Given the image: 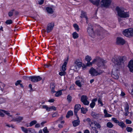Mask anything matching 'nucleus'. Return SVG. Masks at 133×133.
Returning a JSON list of instances; mask_svg holds the SVG:
<instances>
[{
  "instance_id": "f257e3e1",
  "label": "nucleus",
  "mask_w": 133,
  "mask_h": 133,
  "mask_svg": "<svg viewBox=\"0 0 133 133\" xmlns=\"http://www.w3.org/2000/svg\"><path fill=\"white\" fill-rule=\"evenodd\" d=\"M116 10L117 12L118 16L121 17L126 18L129 17V14L128 13L124 12L122 9L118 7H116Z\"/></svg>"
},
{
  "instance_id": "f03ea898",
  "label": "nucleus",
  "mask_w": 133,
  "mask_h": 133,
  "mask_svg": "<svg viewBox=\"0 0 133 133\" xmlns=\"http://www.w3.org/2000/svg\"><path fill=\"white\" fill-rule=\"evenodd\" d=\"M124 57H119L117 58H112V61L115 64L119 66L124 65Z\"/></svg>"
},
{
  "instance_id": "7ed1b4c3",
  "label": "nucleus",
  "mask_w": 133,
  "mask_h": 133,
  "mask_svg": "<svg viewBox=\"0 0 133 133\" xmlns=\"http://www.w3.org/2000/svg\"><path fill=\"white\" fill-rule=\"evenodd\" d=\"M87 32L89 36L91 37H93L94 36V32L92 28V24L89 23L88 24V26L87 28Z\"/></svg>"
},
{
  "instance_id": "20e7f679",
  "label": "nucleus",
  "mask_w": 133,
  "mask_h": 133,
  "mask_svg": "<svg viewBox=\"0 0 133 133\" xmlns=\"http://www.w3.org/2000/svg\"><path fill=\"white\" fill-rule=\"evenodd\" d=\"M123 33L124 35L126 37L131 36L133 34V29L129 28L125 29L123 31Z\"/></svg>"
},
{
  "instance_id": "39448f33",
  "label": "nucleus",
  "mask_w": 133,
  "mask_h": 133,
  "mask_svg": "<svg viewBox=\"0 0 133 133\" xmlns=\"http://www.w3.org/2000/svg\"><path fill=\"white\" fill-rule=\"evenodd\" d=\"M111 1V0H102L100 3L102 6L107 8L110 5Z\"/></svg>"
},
{
  "instance_id": "423d86ee",
  "label": "nucleus",
  "mask_w": 133,
  "mask_h": 133,
  "mask_svg": "<svg viewBox=\"0 0 133 133\" xmlns=\"http://www.w3.org/2000/svg\"><path fill=\"white\" fill-rule=\"evenodd\" d=\"M42 78L40 76H30V80L33 82H36L42 80Z\"/></svg>"
},
{
  "instance_id": "0eeeda50",
  "label": "nucleus",
  "mask_w": 133,
  "mask_h": 133,
  "mask_svg": "<svg viewBox=\"0 0 133 133\" xmlns=\"http://www.w3.org/2000/svg\"><path fill=\"white\" fill-rule=\"evenodd\" d=\"M88 98L86 95H82L81 97V101L85 105H88L89 102L88 100Z\"/></svg>"
},
{
  "instance_id": "6e6552de",
  "label": "nucleus",
  "mask_w": 133,
  "mask_h": 133,
  "mask_svg": "<svg viewBox=\"0 0 133 133\" xmlns=\"http://www.w3.org/2000/svg\"><path fill=\"white\" fill-rule=\"evenodd\" d=\"M21 128L24 133H33L35 131V130L32 128H26L23 127H22Z\"/></svg>"
},
{
  "instance_id": "1a4fd4ad",
  "label": "nucleus",
  "mask_w": 133,
  "mask_h": 133,
  "mask_svg": "<svg viewBox=\"0 0 133 133\" xmlns=\"http://www.w3.org/2000/svg\"><path fill=\"white\" fill-rule=\"evenodd\" d=\"M116 43L118 45H123L125 43V41L122 38L118 37L117 38Z\"/></svg>"
},
{
  "instance_id": "9d476101",
  "label": "nucleus",
  "mask_w": 133,
  "mask_h": 133,
  "mask_svg": "<svg viewBox=\"0 0 133 133\" xmlns=\"http://www.w3.org/2000/svg\"><path fill=\"white\" fill-rule=\"evenodd\" d=\"M112 77L115 79H117L119 78L118 71L115 69H113L111 74Z\"/></svg>"
},
{
  "instance_id": "9b49d317",
  "label": "nucleus",
  "mask_w": 133,
  "mask_h": 133,
  "mask_svg": "<svg viewBox=\"0 0 133 133\" xmlns=\"http://www.w3.org/2000/svg\"><path fill=\"white\" fill-rule=\"evenodd\" d=\"M89 72L91 75L93 76H95L98 75H100V74L98 73L95 69L93 68H91Z\"/></svg>"
},
{
  "instance_id": "f8f14e48",
  "label": "nucleus",
  "mask_w": 133,
  "mask_h": 133,
  "mask_svg": "<svg viewBox=\"0 0 133 133\" xmlns=\"http://www.w3.org/2000/svg\"><path fill=\"white\" fill-rule=\"evenodd\" d=\"M4 114L8 116L12 117V115H10V113L8 111L3 110H0V116L2 117H4L5 115Z\"/></svg>"
},
{
  "instance_id": "ddd939ff",
  "label": "nucleus",
  "mask_w": 133,
  "mask_h": 133,
  "mask_svg": "<svg viewBox=\"0 0 133 133\" xmlns=\"http://www.w3.org/2000/svg\"><path fill=\"white\" fill-rule=\"evenodd\" d=\"M81 106L79 104L75 105L74 107V114L76 116H77V112L81 108Z\"/></svg>"
},
{
  "instance_id": "4468645a",
  "label": "nucleus",
  "mask_w": 133,
  "mask_h": 133,
  "mask_svg": "<svg viewBox=\"0 0 133 133\" xmlns=\"http://www.w3.org/2000/svg\"><path fill=\"white\" fill-rule=\"evenodd\" d=\"M54 26V23H50L48 24L46 29V31L47 33L51 32Z\"/></svg>"
},
{
  "instance_id": "2eb2a0df",
  "label": "nucleus",
  "mask_w": 133,
  "mask_h": 133,
  "mask_svg": "<svg viewBox=\"0 0 133 133\" xmlns=\"http://www.w3.org/2000/svg\"><path fill=\"white\" fill-rule=\"evenodd\" d=\"M98 60V65L99 67L102 66H104L105 64L107 63V62L105 60H104L101 58H99Z\"/></svg>"
},
{
  "instance_id": "dca6fc26",
  "label": "nucleus",
  "mask_w": 133,
  "mask_h": 133,
  "mask_svg": "<svg viewBox=\"0 0 133 133\" xmlns=\"http://www.w3.org/2000/svg\"><path fill=\"white\" fill-rule=\"evenodd\" d=\"M128 66L130 71L133 72V60H130L129 62Z\"/></svg>"
},
{
  "instance_id": "f3484780",
  "label": "nucleus",
  "mask_w": 133,
  "mask_h": 133,
  "mask_svg": "<svg viewBox=\"0 0 133 133\" xmlns=\"http://www.w3.org/2000/svg\"><path fill=\"white\" fill-rule=\"evenodd\" d=\"M77 118V119L74 120L72 122L73 126L76 127L79 125L80 123V121L79 120V118L78 116H76Z\"/></svg>"
},
{
  "instance_id": "a211bd4d",
  "label": "nucleus",
  "mask_w": 133,
  "mask_h": 133,
  "mask_svg": "<svg viewBox=\"0 0 133 133\" xmlns=\"http://www.w3.org/2000/svg\"><path fill=\"white\" fill-rule=\"evenodd\" d=\"M91 115L94 118L96 119H98V118L101 116V114H96L95 112H92L91 113Z\"/></svg>"
},
{
  "instance_id": "6ab92c4d",
  "label": "nucleus",
  "mask_w": 133,
  "mask_h": 133,
  "mask_svg": "<svg viewBox=\"0 0 133 133\" xmlns=\"http://www.w3.org/2000/svg\"><path fill=\"white\" fill-rule=\"evenodd\" d=\"M90 1L94 4L98 6L100 3V0H90Z\"/></svg>"
},
{
  "instance_id": "aec40b11",
  "label": "nucleus",
  "mask_w": 133,
  "mask_h": 133,
  "mask_svg": "<svg viewBox=\"0 0 133 133\" xmlns=\"http://www.w3.org/2000/svg\"><path fill=\"white\" fill-rule=\"evenodd\" d=\"M80 17L81 18H85V19H87V17H88L86 12L83 11H82Z\"/></svg>"
},
{
  "instance_id": "412c9836",
  "label": "nucleus",
  "mask_w": 133,
  "mask_h": 133,
  "mask_svg": "<svg viewBox=\"0 0 133 133\" xmlns=\"http://www.w3.org/2000/svg\"><path fill=\"white\" fill-rule=\"evenodd\" d=\"M23 119V117H22L19 116L17 118L13 119V121L17 122L18 123L21 122L22 120Z\"/></svg>"
},
{
  "instance_id": "4be33fe9",
  "label": "nucleus",
  "mask_w": 133,
  "mask_h": 133,
  "mask_svg": "<svg viewBox=\"0 0 133 133\" xmlns=\"http://www.w3.org/2000/svg\"><path fill=\"white\" fill-rule=\"evenodd\" d=\"M79 60H77L74 63L75 65H76L78 68L81 67L82 66V63L78 61Z\"/></svg>"
},
{
  "instance_id": "5701e85b",
  "label": "nucleus",
  "mask_w": 133,
  "mask_h": 133,
  "mask_svg": "<svg viewBox=\"0 0 133 133\" xmlns=\"http://www.w3.org/2000/svg\"><path fill=\"white\" fill-rule=\"evenodd\" d=\"M87 63L86 65H84L83 66H82L83 69V70H85L87 66H90L92 64L91 62H90V61L87 62Z\"/></svg>"
},
{
  "instance_id": "b1692460",
  "label": "nucleus",
  "mask_w": 133,
  "mask_h": 133,
  "mask_svg": "<svg viewBox=\"0 0 133 133\" xmlns=\"http://www.w3.org/2000/svg\"><path fill=\"white\" fill-rule=\"evenodd\" d=\"M73 115V112L72 111L70 110L69 111L66 115V117L67 118H69L70 117L72 116Z\"/></svg>"
},
{
  "instance_id": "393cba45",
  "label": "nucleus",
  "mask_w": 133,
  "mask_h": 133,
  "mask_svg": "<svg viewBox=\"0 0 133 133\" xmlns=\"http://www.w3.org/2000/svg\"><path fill=\"white\" fill-rule=\"evenodd\" d=\"M46 9L47 12L50 14L53 13L54 11L52 8L50 7H47L46 8Z\"/></svg>"
},
{
  "instance_id": "a878e982",
  "label": "nucleus",
  "mask_w": 133,
  "mask_h": 133,
  "mask_svg": "<svg viewBox=\"0 0 133 133\" xmlns=\"http://www.w3.org/2000/svg\"><path fill=\"white\" fill-rule=\"evenodd\" d=\"M104 112L105 114L104 117H110L112 116V115L108 113L107 112V111L106 109H104Z\"/></svg>"
},
{
  "instance_id": "bb28decb",
  "label": "nucleus",
  "mask_w": 133,
  "mask_h": 133,
  "mask_svg": "<svg viewBox=\"0 0 133 133\" xmlns=\"http://www.w3.org/2000/svg\"><path fill=\"white\" fill-rule=\"evenodd\" d=\"M67 64V62H65L62 66V69L63 71H65L66 69V65Z\"/></svg>"
},
{
  "instance_id": "cd10ccee",
  "label": "nucleus",
  "mask_w": 133,
  "mask_h": 133,
  "mask_svg": "<svg viewBox=\"0 0 133 133\" xmlns=\"http://www.w3.org/2000/svg\"><path fill=\"white\" fill-rule=\"evenodd\" d=\"M118 125L121 127L122 129L126 127L125 125L123 122H119L118 123Z\"/></svg>"
},
{
  "instance_id": "c85d7f7f",
  "label": "nucleus",
  "mask_w": 133,
  "mask_h": 133,
  "mask_svg": "<svg viewBox=\"0 0 133 133\" xmlns=\"http://www.w3.org/2000/svg\"><path fill=\"white\" fill-rule=\"evenodd\" d=\"M50 87L51 89V92L53 93L55 92L54 90L55 88V84L53 83L51 84L50 85Z\"/></svg>"
},
{
  "instance_id": "c756f323",
  "label": "nucleus",
  "mask_w": 133,
  "mask_h": 133,
  "mask_svg": "<svg viewBox=\"0 0 133 133\" xmlns=\"http://www.w3.org/2000/svg\"><path fill=\"white\" fill-rule=\"evenodd\" d=\"M91 133H93L95 132V133H97L98 131L96 130L95 127H92L91 129Z\"/></svg>"
},
{
  "instance_id": "7c9ffc66",
  "label": "nucleus",
  "mask_w": 133,
  "mask_h": 133,
  "mask_svg": "<svg viewBox=\"0 0 133 133\" xmlns=\"http://www.w3.org/2000/svg\"><path fill=\"white\" fill-rule=\"evenodd\" d=\"M125 107H124V110L125 111H129V106L127 102H126L125 104Z\"/></svg>"
},
{
  "instance_id": "2f4dec72",
  "label": "nucleus",
  "mask_w": 133,
  "mask_h": 133,
  "mask_svg": "<svg viewBox=\"0 0 133 133\" xmlns=\"http://www.w3.org/2000/svg\"><path fill=\"white\" fill-rule=\"evenodd\" d=\"M88 110L87 108L85 109L83 107L81 108V112L83 114H85Z\"/></svg>"
},
{
  "instance_id": "473e14b6",
  "label": "nucleus",
  "mask_w": 133,
  "mask_h": 133,
  "mask_svg": "<svg viewBox=\"0 0 133 133\" xmlns=\"http://www.w3.org/2000/svg\"><path fill=\"white\" fill-rule=\"evenodd\" d=\"M72 35L74 39L77 38L78 37V34L76 32H74L72 34Z\"/></svg>"
},
{
  "instance_id": "72a5a7b5",
  "label": "nucleus",
  "mask_w": 133,
  "mask_h": 133,
  "mask_svg": "<svg viewBox=\"0 0 133 133\" xmlns=\"http://www.w3.org/2000/svg\"><path fill=\"white\" fill-rule=\"evenodd\" d=\"M107 126L109 128H111L113 127L114 126V125L111 122H109L107 123Z\"/></svg>"
},
{
  "instance_id": "f704fd0d",
  "label": "nucleus",
  "mask_w": 133,
  "mask_h": 133,
  "mask_svg": "<svg viewBox=\"0 0 133 133\" xmlns=\"http://www.w3.org/2000/svg\"><path fill=\"white\" fill-rule=\"evenodd\" d=\"M72 97L70 95H68L67 96V100L69 103H70L71 101Z\"/></svg>"
},
{
  "instance_id": "c9c22d12",
  "label": "nucleus",
  "mask_w": 133,
  "mask_h": 133,
  "mask_svg": "<svg viewBox=\"0 0 133 133\" xmlns=\"http://www.w3.org/2000/svg\"><path fill=\"white\" fill-rule=\"evenodd\" d=\"M37 123V121L36 120H34L30 122L29 124V126L31 127L36 124Z\"/></svg>"
},
{
  "instance_id": "e433bc0d",
  "label": "nucleus",
  "mask_w": 133,
  "mask_h": 133,
  "mask_svg": "<svg viewBox=\"0 0 133 133\" xmlns=\"http://www.w3.org/2000/svg\"><path fill=\"white\" fill-rule=\"evenodd\" d=\"M62 94V92L60 90L57 91L55 94L56 97H58L61 96Z\"/></svg>"
},
{
  "instance_id": "4c0bfd02",
  "label": "nucleus",
  "mask_w": 133,
  "mask_h": 133,
  "mask_svg": "<svg viewBox=\"0 0 133 133\" xmlns=\"http://www.w3.org/2000/svg\"><path fill=\"white\" fill-rule=\"evenodd\" d=\"M73 26L76 30L78 31H79V26L77 24H73Z\"/></svg>"
},
{
  "instance_id": "58836bf2",
  "label": "nucleus",
  "mask_w": 133,
  "mask_h": 133,
  "mask_svg": "<svg viewBox=\"0 0 133 133\" xmlns=\"http://www.w3.org/2000/svg\"><path fill=\"white\" fill-rule=\"evenodd\" d=\"M76 84L78 87H81L82 86V85L81 84V82L79 80L76 81L75 82Z\"/></svg>"
},
{
  "instance_id": "ea45409f",
  "label": "nucleus",
  "mask_w": 133,
  "mask_h": 133,
  "mask_svg": "<svg viewBox=\"0 0 133 133\" xmlns=\"http://www.w3.org/2000/svg\"><path fill=\"white\" fill-rule=\"evenodd\" d=\"M85 59L87 62L90 61L91 59V58L90 57L88 56H87L85 57Z\"/></svg>"
},
{
  "instance_id": "a19ab883",
  "label": "nucleus",
  "mask_w": 133,
  "mask_h": 133,
  "mask_svg": "<svg viewBox=\"0 0 133 133\" xmlns=\"http://www.w3.org/2000/svg\"><path fill=\"white\" fill-rule=\"evenodd\" d=\"M14 9L12 10L9 11L8 13V15L9 17L12 16L13 15V12L14 11Z\"/></svg>"
},
{
  "instance_id": "79ce46f5",
  "label": "nucleus",
  "mask_w": 133,
  "mask_h": 133,
  "mask_svg": "<svg viewBox=\"0 0 133 133\" xmlns=\"http://www.w3.org/2000/svg\"><path fill=\"white\" fill-rule=\"evenodd\" d=\"M126 130L128 132H131L132 131V129L130 127H127Z\"/></svg>"
},
{
  "instance_id": "37998d69",
  "label": "nucleus",
  "mask_w": 133,
  "mask_h": 133,
  "mask_svg": "<svg viewBox=\"0 0 133 133\" xmlns=\"http://www.w3.org/2000/svg\"><path fill=\"white\" fill-rule=\"evenodd\" d=\"M42 108L43 109H46V110L47 111H49V108L47 105H43L42 106Z\"/></svg>"
},
{
  "instance_id": "c03bdc74",
  "label": "nucleus",
  "mask_w": 133,
  "mask_h": 133,
  "mask_svg": "<svg viewBox=\"0 0 133 133\" xmlns=\"http://www.w3.org/2000/svg\"><path fill=\"white\" fill-rule=\"evenodd\" d=\"M43 131L44 133H49V131L47 129L46 127H45L43 129Z\"/></svg>"
},
{
  "instance_id": "a18cd8bd",
  "label": "nucleus",
  "mask_w": 133,
  "mask_h": 133,
  "mask_svg": "<svg viewBox=\"0 0 133 133\" xmlns=\"http://www.w3.org/2000/svg\"><path fill=\"white\" fill-rule=\"evenodd\" d=\"M112 120L116 123H118L119 122L117 120V119L115 118H112Z\"/></svg>"
},
{
  "instance_id": "49530a36",
  "label": "nucleus",
  "mask_w": 133,
  "mask_h": 133,
  "mask_svg": "<svg viewBox=\"0 0 133 133\" xmlns=\"http://www.w3.org/2000/svg\"><path fill=\"white\" fill-rule=\"evenodd\" d=\"M66 72L65 71H61L59 73V74L61 76H65L66 74Z\"/></svg>"
},
{
  "instance_id": "de8ad7c7",
  "label": "nucleus",
  "mask_w": 133,
  "mask_h": 133,
  "mask_svg": "<svg viewBox=\"0 0 133 133\" xmlns=\"http://www.w3.org/2000/svg\"><path fill=\"white\" fill-rule=\"evenodd\" d=\"M12 22V21L11 19L7 20L5 22V23L7 24H11Z\"/></svg>"
},
{
  "instance_id": "09e8293b",
  "label": "nucleus",
  "mask_w": 133,
  "mask_h": 133,
  "mask_svg": "<svg viewBox=\"0 0 133 133\" xmlns=\"http://www.w3.org/2000/svg\"><path fill=\"white\" fill-rule=\"evenodd\" d=\"M49 111H50V110H53L54 111H55L56 110V108L54 106L50 107H49Z\"/></svg>"
},
{
  "instance_id": "8fccbe9b",
  "label": "nucleus",
  "mask_w": 133,
  "mask_h": 133,
  "mask_svg": "<svg viewBox=\"0 0 133 133\" xmlns=\"http://www.w3.org/2000/svg\"><path fill=\"white\" fill-rule=\"evenodd\" d=\"M95 103L94 102L92 101V102L90 104V106L91 108H93L94 107Z\"/></svg>"
},
{
  "instance_id": "3c124183",
  "label": "nucleus",
  "mask_w": 133,
  "mask_h": 133,
  "mask_svg": "<svg viewBox=\"0 0 133 133\" xmlns=\"http://www.w3.org/2000/svg\"><path fill=\"white\" fill-rule=\"evenodd\" d=\"M95 126L97 127V128H101V125L99 124L96 122H94Z\"/></svg>"
},
{
  "instance_id": "603ef678",
  "label": "nucleus",
  "mask_w": 133,
  "mask_h": 133,
  "mask_svg": "<svg viewBox=\"0 0 133 133\" xmlns=\"http://www.w3.org/2000/svg\"><path fill=\"white\" fill-rule=\"evenodd\" d=\"M23 78L24 79L30 80V76H24Z\"/></svg>"
},
{
  "instance_id": "864d4df0",
  "label": "nucleus",
  "mask_w": 133,
  "mask_h": 133,
  "mask_svg": "<svg viewBox=\"0 0 133 133\" xmlns=\"http://www.w3.org/2000/svg\"><path fill=\"white\" fill-rule=\"evenodd\" d=\"M98 102L99 103L101 104L102 106H103V104L102 103L101 99L100 98H99L98 100Z\"/></svg>"
},
{
  "instance_id": "5fc2aeb1",
  "label": "nucleus",
  "mask_w": 133,
  "mask_h": 133,
  "mask_svg": "<svg viewBox=\"0 0 133 133\" xmlns=\"http://www.w3.org/2000/svg\"><path fill=\"white\" fill-rule=\"evenodd\" d=\"M6 126L10 128V127H11L12 128H14L15 127L12 124H11V125H10L9 124H6Z\"/></svg>"
},
{
  "instance_id": "6e6d98bb",
  "label": "nucleus",
  "mask_w": 133,
  "mask_h": 133,
  "mask_svg": "<svg viewBox=\"0 0 133 133\" xmlns=\"http://www.w3.org/2000/svg\"><path fill=\"white\" fill-rule=\"evenodd\" d=\"M126 122L127 124H130L132 122L131 121L128 119H126Z\"/></svg>"
},
{
  "instance_id": "4d7b16f0",
  "label": "nucleus",
  "mask_w": 133,
  "mask_h": 133,
  "mask_svg": "<svg viewBox=\"0 0 133 133\" xmlns=\"http://www.w3.org/2000/svg\"><path fill=\"white\" fill-rule=\"evenodd\" d=\"M89 124H90V126L91 127H94V125H95L94 122H93L92 121H91L90 123H89Z\"/></svg>"
},
{
  "instance_id": "13d9d810",
  "label": "nucleus",
  "mask_w": 133,
  "mask_h": 133,
  "mask_svg": "<svg viewBox=\"0 0 133 133\" xmlns=\"http://www.w3.org/2000/svg\"><path fill=\"white\" fill-rule=\"evenodd\" d=\"M21 82V80H18L17 81L16 83H15V85L16 86L18 85L19 84H20V83Z\"/></svg>"
},
{
  "instance_id": "bf43d9fd",
  "label": "nucleus",
  "mask_w": 133,
  "mask_h": 133,
  "mask_svg": "<svg viewBox=\"0 0 133 133\" xmlns=\"http://www.w3.org/2000/svg\"><path fill=\"white\" fill-rule=\"evenodd\" d=\"M40 127V124L39 123H36L35 125V128H39Z\"/></svg>"
},
{
  "instance_id": "052dcab7",
  "label": "nucleus",
  "mask_w": 133,
  "mask_h": 133,
  "mask_svg": "<svg viewBox=\"0 0 133 133\" xmlns=\"http://www.w3.org/2000/svg\"><path fill=\"white\" fill-rule=\"evenodd\" d=\"M44 0H40V1H39L38 4L40 5H42L44 2Z\"/></svg>"
},
{
  "instance_id": "680f3d73",
  "label": "nucleus",
  "mask_w": 133,
  "mask_h": 133,
  "mask_svg": "<svg viewBox=\"0 0 133 133\" xmlns=\"http://www.w3.org/2000/svg\"><path fill=\"white\" fill-rule=\"evenodd\" d=\"M51 65L49 63H48V64H46L44 65V66H45V68H48Z\"/></svg>"
},
{
  "instance_id": "e2e57ef3",
  "label": "nucleus",
  "mask_w": 133,
  "mask_h": 133,
  "mask_svg": "<svg viewBox=\"0 0 133 133\" xmlns=\"http://www.w3.org/2000/svg\"><path fill=\"white\" fill-rule=\"evenodd\" d=\"M109 133H117V132L114 130H112L110 131Z\"/></svg>"
},
{
  "instance_id": "0e129e2a",
  "label": "nucleus",
  "mask_w": 133,
  "mask_h": 133,
  "mask_svg": "<svg viewBox=\"0 0 133 133\" xmlns=\"http://www.w3.org/2000/svg\"><path fill=\"white\" fill-rule=\"evenodd\" d=\"M86 121L89 122V124L91 121L90 119L89 118H87L86 119Z\"/></svg>"
},
{
  "instance_id": "69168bd1",
  "label": "nucleus",
  "mask_w": 133,
  "mask_h": 133,
  "mask_svg": "<svg viewBox=\"0 0 133 133\" xmlns=\"http://www.w3.org/2000/svg\"><path fill=\"white\" fill-rule=\"evenodd\" d=\"M54 100L53 99H52L49 100L48 102H53L54 101Z\"/></svg>"
},
{
  "instance_id": "338daca9",
  "label": "nucleus",
  "mask_w": 133,
  "mask_h": 133,
  "mask_svg": "<svg viewBox=\"0 0 133 133\" xmlns=\"http://www.w3.org/2000/svg\"><path fill=\"white\" fill-rule=\"evenodd\" d=\"M129 114V111H125V113L124 114V115L125 116H128V115Z\"/></svg>"
},
{
  "instance_id": "774afa93",
  "label": "nucleus",
  "mask_w": 133,
  "mask_h": 133,
  "mask_svg": "<svg viewBox=\"0 0 133 133\" xmlns=\"http://www.w3.org/2000/svg\"><path fill=\"white\" fill-rule=\"evenodd\" d=\"M46 123V121H44L41 123V125L42 127Z\"/></svg>"
}]
</instances>
